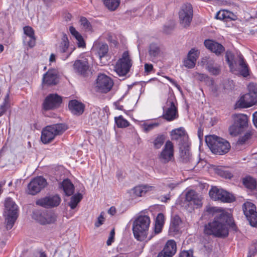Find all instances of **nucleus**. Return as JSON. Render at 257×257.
<instances>
[{"label":"nucleus","instance_id":"f257e3e1","mask_svg":"<svg viewBox=\"0 0 257 257\" xmlns=\"http://www.w3.org/2000/svg\"><path fill=\"white\" fill-rule=\"evenodd\" d=\"M206 211L210 213H216V215L214 220L205 225V233L217 237L226 236L228 234L227 223L231 220L230 214L215 207H207Z\"/></svg>","mask_w":257,"mask_h":257},{"label":"nucleus","instance_id":"f03ea898","mask_svg":"<svg viewBox=\"0 0 257 257\" xmlns=\"http://www.w3.org/2000/svg\"><path fill=\"white\" fill-rule=\"evenodd\" d=\"M230 71L236 75H240L244 77L249 75V69L241 54L235 57L230 51H227L225 55Z\"/></svg>","mask_w":257,"mask_h":257},{"label":"nucleus","instance_id":"7ed1b4c3","mask_svg":"<svg viewBox=\"0 0 257 257\" xmlns=\"http://www.w3.org/2000/svg\"><path fill=\"white\" fill-rule=\"evenodd\" d=\"M150 223V218L147 215H140L137 217L133 225V231L135 238L141 241L147 238Z\"/></svg>","mask_w":257,"mask_h":257},{"label":"nucleus","instance_id":"20e7f679","mask_svg":"<svg viewBox=\"0 0 257 257\" xmlns=\"http://www.w3.org/2000/svg\"><path fill=\"white\" fill-rule=\"evenodd\" d=\"M205 142L214 154L222 155L228 152L230 147L227 141L215 135L206 136Z\"/></svg>","mask_w":257,"mask_h":257},{"label":"nucleus","instance_id":"39448f33","mask_svg":"<svg viewBox=\"0 0 257 257\" xmlns=\"http://www.w3.org/2000/svg\"><path fill=\"white\" fill-rule=\"evenodd\" d=\"M67 129L66 125L62 123L47 126L42 131L41 141L44 144L49 143L54 140L56 136L61 135Z\"/></svg>","mask_w":257,"mask_h":257},{"label":"nucleus","instance_id":"423d86ee","mask_svg":"<svg viewBox=\"0 0 257 257\" xmlns=\"http://www.w3.org/2000/svg\"><path fill=\"white\" fill-rule=\"evenodd\" d=\"M232 117L233 124L229 127V132L230 135L236 136L247 127L248 117L243 113H237L233 114Z\"/></svg>","mask_w":257,"mask_h":257},{"label":"nucleus","instance_id":"0eeeda50","mask_svg":"<svg viewBox=\"0 0 257 257\" xmlns=\"http://www.w3.org/2000/svg\"><path fill=\"white\" fill-rule=\"evenodd\" d=\"M133 63L128 52L125 51L117 61L114 66V70L119 76H125L129 72Z\"/></svg>","mask_w":257,"mask_h":257},{"label":"nucleus","instance_id":"6e6552de","mask_svg":"<svg viewBox=\"0 0 257 257\" xmlns=\"http://www.w3.org/2000/svg\"><path fill=\"white\" fill-rule=\"evenodd\" d=\"M4 216L6 227L10 229L13 226L16 219V206L15 202L10 198H7L5 201Z\"/></svg>","mask_w":257,"mask_h":257},{"label":"nucleus","instance_id":"1a4fd4ad","mask_svg":"<svg viewBox=\"0 0 257 257\" xmlns=\"http://www.w3.org/2000/svg\"><path fill=\"white\" fill-rule=\"evenodd\" d=\"M113 85L112 79L104 74H100L96 79L95 87L96 90L101 93L109 92Z\"/></svg>","mask_w":257,"mask_h":257},{"label":"nucleus","instance_id":"9d476101","mask_svg":"<svg viewBox=\"0 0 257 257\" xmlns=\"http://www.w3.org/2000/svg\"><path fill=\"white\" fill-rule=\"evenodd\" d=\"M210 198L223 202H231L234 200V196L229 192L216 187H213L209 192Z\"/></svg>","mask_w":257,"mask_h":257},{"label":"nucleus","instance_id":"9b49d317","mask_svg":"<svg viewBox=\"0 0 257 257\" xmlns=\"http://www.w3.org/2000/svg\"><path fill=\"white\" fill-rule=\"evenodd\" d=\"M203 198L201 195L195 191L190 190L187 192L185 195V201L187 203L189 210L198 209L202 206Z\"/></svg>","mask_w":257,"mask_h":257},{"label":"nucleus","instance_id":"f8f14e48","mask_svg":"<svg viewBox=\"0 0 257 257\" xmlns=\"http://www.w3.org/2000/svg\"><path fill=\"white\" fill-rule=\"evenodd\" d=\"M242 209L250 225L257 227V212L255 205L251 202L246 201L243 204Z\"/></svg>","mask_w":257,"mask_h":257},{"label":"nucleus","instance_id":"ddd939ff","mask_svg":"<svg viewBox=\"0 0 257 257\" xmlns=\"http://www.w3.org/2000/svg\"><path fill=\"white\" fill-rule=\"evenodd\" d=\"M193 17V10L190 4H185L182 6L179 12V18L181 25L183 27L189 26Z\"/></svg>","mask_w":257,"mask_h":257},{"label":"nucleus","instance_id":"4468645a","mask_svg":"<svg viewBox=\"0 0 257 257\" xmlns=\"http://www.w3.org/2000/svg\"><path fill=\"white\" fill-rule=\"evenodd\" d=\"M47 184L46 180L41 176L33 179L28 185V192L31 195H35L40 192Z\"/></svg>","mask_w":257,"mask_h":257},{"label":"nucleus","instance_id":"2eb2a0df","mask_svg":"<svg viewBox=\"0 0 257 257\" xmlns=\"http://www.w3.org/2000/svg\"><path fill=\"white\" fill-rule=\"evenodd\" d=\"M33 218L42 225L54 223L56 220V215L51 211L36 212Z\"/></svg>","mask_w":257,"mask_h":257},{"label":"nucleus","instance_id":"dca6fc26","mask_svg":"<svg viewBox=\"0 0 257 257\" xmlns=\"http://www.w3.org/2000/svg\"><path fill=\"white\" fill-rule=\"evenodd\" d=\"M61 198L57 195L47 196L37 200L36 204L45 208L58 206L61 202Z\"/></svg>","mask_w":257,"mask_h":257},{"label":"nucleus","instance_id":"f3484780","mask_svg":"<svg viewBox=\"0 0 257 257\" xmlns=\"http://www.w3.org/2000/svg\"><path fill=\"white\" fill-rule=\"evenodd\" d=\"M62 102V98L57 94H51L47 96L43 104L45 110H50L58 107Z\"/></svg>","mask_w":257,"mask_h":257},{"label":"nucleus","instance_id":"a211bd4d","mask_svg":"<svg viewBox=\"0 0 257 257\" xmlns=\"http://www.w3.org/2000/svg\"><path fill=\"white\" fill-rule=\"evenodd\" d=\"M171 136L173 140L179 142L180 146L189 143L188 135L185 129L182 127L172 130L171 132Z\"/></svg>","mask_w":257,"mask_h":257},{"label":"nucleus","instance_id":"6ab92c4d","mask_svg":"<svg viewBox=\"0 0 257 257\" xmlns=\"http://www.w3.org/2000/svg\"><path fill=\"white\" fill-rule=\"evenodd\" d=\"M163 116L168 121L173 120L178 116L177 107L171 99H168L167 102L166 110Z\"/></svg>","mask_w":257,"mask_h":257},{"label":"nucleus","instance_id":"aec40b11","mask_svg":"<svg viewBox=\"0 0 257 257\" xmlns=\"http://www.w3.org/2000/svg\"><path fill=\"white\" fill-rule=\"evenodd\" d=\"M199 51L195 49H191L187 55V57L183 60L184 66L188 69L193 68L196 65V62L199 57Z\"/></svg>","mask_w":257,"mask_h":257},{"label":"nucleus","instance_id":"412c9836","mask_svg":"<svg viewBox=\"0 0 257 257\" xmlns=\"http://www.w3.org/2000/svg\"><path fill=\"white\" fill-rule=\"evenodd\" d=\"M174 156V149L172 143L168 141L165 147L159 155L160 160L163 163H166L171 160Z\"/></svg>","mask_w":257,"mask_h":257},{"label":"nucleus","instance_id":"4be33fe9","mask_svg":"<svg viewBox=\"0 0 257 257\" xmlns=\"http://www.w3.org/2000/svg\"><path fill=\"white\" fill-rule=\"evenodd\" d=\"M23 30L24 32V36H23L24 45L30 48H33L36 44V38L33 29L30 27L27 26L24 28Z\"/></svg>","mask_w":257,"mask_h":257},{"label":"nucleus","instance_id":"5701e85b","mask_svg":"<svg viewBox=\"0 0 257 257\" xmlns=\"http://www.w3.org/2000/svg\"><path fill=\"white\" fill-rule=\"evenodd\" d=\"M69 46V42L68 39L66 35H64L62 38L61 43L57 47V51L60 53L64 54L62 57V59L64 60L67 59L74 50V49H70Z\"/></svg>","mask_w":257,"mask_h":257},{"label":"nucleus","instance_id":"b1692460","mask_svg":"<svg viewBox=\"0 0 257 257\" xmlns=\"http://www.w3.org/2000/svg\"><path fill=\"white\" fill-rule=\"evenodd\" d=\"M89 68L88 61L85 58L77 60L73 64L74 72L79 75H85L88 71Z\"/></svg>","mask_w":257,"mask_h":257},{"label":"nucleus","instance_id":"393cba45","mask_svg":"<svg viewBox=\"0 0 257 257\" xmlns=\"http://www.w3.org/2000/svg\"><path fill=\"white\" fill-rule=\"evenodd\" d=\"M257 101L253 97L248 93L241 95L236 103L237 107L240 108H248L254 105Z\"/></svg>","mask_w":257,"mask_h":257},{"label":"nucleus","instance_id":"a878e982","mask_svg":"<svg viewBox=\"0 0 257 257\" xmlns=\"http://www.w3.org/2000/svg\"><path fill=\"white\" fill-rule=\"evenodd\" d=\"M165 223V216L160 213L156 217L155 224L153 227V232L148 236V240L151 239L155 235L160 233Z\"/></svg>","mask_w":257,"mask_h":257},{"label":"nucleus","instance_id":"bb28decb","mask_svg":"<svg viewBox=\"0 0 257 257\" xmlns=\"http://www.w3.org/2000/svg\"><path fill=\"white\" fill-rule=\"evenodd\" d=\"M200 64L202 66H206L208 71L212 75H217L220 72V67L213 65V61L208 57H204L201 59Z\"/></svg>","mask_w":257,"mask_h":257},{"label":"nucleus","instance_id":"cd10ccee","mask_svg":"<svg viewBox=\"0 0 257 257\" xmlns=\"http://www.w3.org/2000/svg\"><path fill=\"white\" fill-rule=\"evenodd\" d=\"M155 190V187L150 184H142L135 187L132 191L138 197L144 196L146 193Z\"/></svg>","mask_w":257,"mask_h":257},{"label":"nucleus","instance_id":"c85d7f7f","mask_svg":"<svg viewBox=\"0 0 257 257\" xmlns=\"http://www.w3.org/2000/svg\"><path fill=\"white\" fill-rule=\"evenodd\" d=\"M204 44L207 49L217 55H219L224 51V48L221 44L212 40H206Z\"/></svg>","mask_w":257,"mask_h":257},{"label":"nucleus","instance_id":"c756f323","mask_svg":"<svg viewBox=\"0 0 257 257\" xmlns=\"http://www.w3.org/2000/svg\"><path fill=\"white\" fill-rule=\"evenodd\" d=\"M58 72L55 69H50L44 75L43 83L47 85H53L57 83Z\"/></svg>","mask_w":257,"mask_h":257},{"label":"nucleus","instance_id":"7c9ffc66","mask_svg":"<svg viewBox=\"0 0 257 257\" xmlns=\"http://www.w3.org/2000/svg\"><path fill=\"white\" fill-rule=\"evenodd\" d=\"M215 18L218 20L227 22L235 21L237 19V16L233 13L227 10H221L215 15Z\"/></svg>","mask_w":257,"mask_h":257},{"label":"nucleus","instance_id":"2f4dec72","mask_svg":"<svg viewBox=\"0 0 257 257\" xmlns=\"http://www.w3.org/2000/svg\"><path fill=\"white\" fill-rule=\"evenodd\" d=\"M191 159L189 143L180 146V161L183 163H187L190 162Z\"/></svg>","mask_w":257,"mask_h":257},{"label":"nucleus","instance_id":"473e14b6","mask_svg":"<svg viewBox=\"0 0 257 257\" xmlns=\"http://www.w3.org/2000/svg\"><path fill=\"white\" fill-rule=\"evenodd\" d=\"M68 106L71 112L74 114L80 115L84 111V105L76 100L70 101Z\"/></svg>","mask_w":257,"mask_h":257},{"label":"nucleus","instance_id":"72a5a7b5","mask_svg":"<svg viewBox=\"0 0 257 257\" xmlns=\"http://www.w3.org/2000/svg\"><path fill=\"white\" fill-rule=\"evenodd\" d=\"M60 187L63 189L65 195L67 196H70L74 193V185L68 179L64 180L60 184Z\"/></svg>","mask_w":257,"mask_h":257},{"label":"nucleus","instance_id":"f704fd0d","mask_svg":"<svg viewBox=\"0 0 257 257\" xmlns=\"http://www.w3.org/2000/svg\"><path fill=\"white\" fill-rule=\"evenodd\" d=\"M182 224V221L180 217L177 215H175L171 218L170 230L174 232H178L180 230Z\"/></svg>","mask_w":257,"mask_h":257},{"label":"nucleus","instance_id":"c9c22d12","mask_svg":"<svg viewBox=\"0 0 257 257\" xmlns=\"http://www.w3.org/2000/svg\"><path fill=\"white\" fill-rule=\"evenodd\" d=\"M69 31L71 34L76 40L78 47L80 48H84L85 47V43L81 35L73 26H70L69 27Z\"/></svg>","mask_w":257,"mask_h":257},{"label":"nucleus","instance_id":"e433bc0d","mask_svg":"<svg viewBox=\"0 0 257 257\" xmlns=\"http://www.w3.org/2000/svg\"><path fill=\"white\" fill-rule=\"evenodd\" d=\"M149 53L153 61L162 57L163 55L160 48L156 44H154L150 45Z\"/></svg>","mask_w":257,"mask_h":257},{"label":"nucleus","instance_id":"4c0bfd02","mask_svg":"<svg viewBox=\"0 0 257 257\" xmlns=\"http://www.w3.org/2000/svg\"><path fill=\"white\" fill-rule=\"evenodd\" d=\"M93 49L97 51L98 56L100 59L107 54L108 50V46L103 43L95 44L93 46Z\"/></svg>","mask_w":257,"mask_h":257},{"label":"nucleus","instance_id":"58836bf2","mask_svg":"<svg viewBox=\"0 0 257 257\" xmlns=\"http://www.w3.org/2000/svg\"><path fill=\"white\" fill-rule=\"evenodd\" d=\"M104 6L110 11H114L120 5V0H102Z\"/></svg>","mask_w":257,"mask_h":257},{"label":"nucleus","instance_id":"ea45409f","mask_svg":"<svg viewBox=\"0 0 257 257\" xmlns=\"http://www.w3.org/2000/svg\"><path fill=\"white\" fill-rule=\"evenodd\" d=\"M243 184L245 187L250 190L254 189L257 186L256 180L250 176H247L243 179Z\"/></svg>","mask_w":257,"mask_h":257},{"label":"nucleus","instance_id":"a19ab883","mask_svg":"<svg viewBox=\"0 0 257 257\" xmlns=\"http://www.w3.org/2000/svg\"><path fill=\"white\" fill-rule=\"evenodd\" d=\"M164 250L170 254L173 255L176 251V244L174 240H168L164 248Z\"/></svg>","mask_w":257,"mask_h":257},{"label":"nucleus","instance_id":"79ce46f5","mask_svg":"<svg viewBox=\"0 0 257 257\" xmlns=\"http://www.w3.org/2000/svg\"><path fill=\"white\" fill-rule=\"evenodd\" d=\"M82 198V195L81 193H77L73 195L71 198L69 205L72 209H74L77 206Z\"/></svg>","mask_w":257,"mask_h":257},{"label":"nucleus","instance_id":"37998d69","mask_svg":"<svg viewBox=\"0 0 257 257\" xmlns=\"http://www.w3.org/2000/svg\"><path fill=\"white\" fill-rule=\"evenodd\" d=\"M165 141V136L163 135H159L154 140L152 143L155 149L161 148Z\"/></svg>","mask_w":257,"mask_h":257},{"label":"nucleus","instance_id":"c03bdc74","mask_svg":"<svg viewBox=\"0 0 257 257\" xmlns=\"http://www.w3.org/2000/svg\"><path fill=\"white\" fill-rule=\"evenodd\" d=\"M117 126L119 128L126 127L130 125V122L124 119L122 115L114 118Z\"/></svg>","mask_w":257,"mask_h":257},{"label":"nucleus","instance_id":"a18cd8bd","mask_svg":"<svg viewBox=\"0 0 257 257\" xmlns=\"http://www.w3.org/2000/svg\"><path fill=\"white\" fill-rule=\"evenodd\" d=\"M247 93L257 101V84L250 83L247 86Z\"/></svg>","mask_w":257,"mask_h":257},{"label":"nucleus","instance_id":"49530a36","mask_svg":"<svg viewBox=\"0 0 257 257\" xmlns=\"http://www.w3.org/2000/svg\"><path fill=\"white\" fill-rule=\"evenodd\" d=\"M81 26L82 28L85 32H92V26L89 22L84 17H81L79 20Z\"/></svg>","mask_w":257,"mask_h":257},{"label":"nucleus","instance_id":"de8ad7c7","mask_svg":"<svg viewBox=\"0 0 257 257\" xmlns=\"http://www.w3.org/2000/svg\"><path fill=\"white\" fill-rule=\"evenodd\" d=\"M158 122H145L141 125L145 132H149L159 125Z\"/></svg>","mask_w":257,"mask_h":257},{"label":"nucleus","instance_id":"09e8293b","mask_svg":"<svg viewBox=\"0 0 257 257\" xmlns=\"http://www.w3.org/2000/svg\"><path fill=\"white\" fill-rule=\"evenodd\" d=\"M251 136V132L247 131L243 136L239 139L238 143L239 144H243L245 143L250 138Z\"/></svg>","mask_w":257,"mask_h":257},{"label":"nucleus","instance_id":"8fccbe9b","mask_svg":"<svg viewBox=\"0 0 257 257\" xmlns=\"http://www.w3.org/2000/svg\"><path fill=\"white\" fill-rule=\"evenodd\" d=\"M104 213L103 212H101L98 217L97 218V220L95 223V226L96 227H99L100 225L103 224L104 222Z\"/></svg>","mask_w":257,"mask_h":257},{"label":"nucleus","instance_id":"3c124183","mask_svg":"<svg viewBox=\"0 0 257 257\" xmlns=\"http://www.w3.org/2000/svg\"><path fill=\"white\" fill-rule=\"evenodd\" d=\"M193 75L195 79L201 81H205L206 79L207 78V76L205 74L198 72L193 73Z\"/></svg>","mask_w":257,"mask_h":257},{"label":"nucleus","instance_id":"603ef678","mask_svg":"<svg viewBox=\"0 0 257 257\" xmlns=\"http://www.w3.org/2000/svg\"><path fill=\"white\" fill-rule=\"evenodd\" d=\"M257 252V242L249 249L247 257H253Z\"/></svg>","mask_w":257,"mask_h":257},{"label":"nucleus","instance_id":"864d4df0","mask_svg":"<svg viewBox=\"0 0 257 257\" xmlns=\"http://www.w3.org/2000/svg\"><path fill=\"white\" fill-rule=\"evenodd\" d=\"M115 235L114 229H112L109 234V236L106 241L107 245H110L114 241V237Z\"/></svg>","mask_w":257,"mask_h":257},{"label":"nucleus","instance_id":"5fc2aeb1","mask_svg":"<svg viewBox=\"0 0 257 257\" xmlns=\"http://www.w3.org/2000/svg\"><path fill=\"white\" fill-rule=\"evenodd\" d=\"M172 255L165 251L164 249L161 251L157 257H172Z\"/></svg>","mask_w":257,"mask_h":257},{"label":"nucleus","instance_id":"6e6d98bb","mask_svg":"<svg viewBox=\"0 0 257 257\" xmlns=\"http://www.w3.org/2000/svg\"><path fill=\"white\" fill-rule=\"evenodd\" d=\"M220 175L225 178L230 179L232 177V174L226 171H222L220 172Z\"/></svg>","mask_w":257,"mask_h":257},{"label":"nucleus","instance_id":"4d7b16f0","mask_svg":"<svg viewBox=\"0 0 257 257\" xmlns=\"http://www.w3.org/2000/svg\"><path fill=\"white\" fill-rule=\"evenodd\" d=\"M153 68V66L151 64H145V72L147 73L150 72Z\"/></svg>","mask_w":257,"mask_h":257},{"label":"nucleus","instance_id":"13d9d810","mask_svg":"<svg viewBox=\"0 0 257 257\" xmlns=\"http://www.w3.org/2000/svg\"><path fill=\"white\" fill-rule=\"evenodd\" d=\"M252 120L254 126L257 128V111L253 114Z\"/></svg>","mask_w":257,"mask_h":257},{"label":"nucleus","instance_id":"bf43d9fd","mask_svg":"<svg viewBox=\"0 0 257 257\" xmlns=\"http://www.w3.org/2000/svg\"><path fill=\"white\" fill-rule=\"evenodd\" d=\"M116 209L114 207H111L108 210V213L112 215H114Z\"/></svg>","mask_w":257,"mask_h":257},{"label":"nucleus","instance_id":"052dcab7","mask_svg":"<svg viewBox=\"0 0 257 257\" xmlns=\"http://www.w3.org/2000/svg\"><path fill=\"white\" fill-rule=\"evenodd\" d=\"M166 78L174 85L175 86H177V84L176 83V82L173 79L170 78V77H166Z\"/></svg>","mask_w":257,"mask_h":257},{"label":"nucleus","instance_id":"680f3d73","mask_svg":"<svg viewBox=\"0 0 257 257\" xmlns=\"http://www.w3.org/2000/svg\"><path fill=\"white\" fill-rule=\"evenodd\" d=\"M55 58L56 56L54 54H51L50 58H49V61L50 62H53L55 61Z\"/></svg>","mask_w":257,"mask_h":257},{"label":"nucleus","instance_id":"e2e57ef3","mask_svg":"<svg viewBox=\"0 0 257 257\" xmlns=\"http://www.w3.org/2000/svg\"><path fill=\"white\" fill-rule=\"evenodd\" d=\"M44 3L47 6L51 5L55 0H43Z\"/></svg>","mask_w":257,"mask_h":257},{"label":"nucleus","instance_id":"0e129e2a","mask_svg":"<svg viewBox=\"0 0 257 257\" xmlns=\"http://www.w3.org/2000/svg\"><path fill=\"white\" fill-rule=\"evenodd\" d=\"M115 108L117 109L122 110H123V106L121 105H120L118 103H115Z\"/></svg>","mask_w":257,"mask_h":257},{"label":"nucleus","instance_id":"69168bd1","mask_svg":"<svg viewBox=\"0 0 257 257\" xmlns=\"http://www.w3.org/2000/svg\"><path fill=\"white\" fill-rule=\"evenodd\" d=\"M9 94H7V95L5 97V100H4V105H3V107H4L6 105H7L8 102V99L9 98Z\"/></svg>","mask_w":257,"mask_h":257},{"label":"nucleus","instance_id":"338daca9","mask_svg":"<svg viewBox=\"0 0 257 257\" xmlns=\"http://www.w3.org/2000/svg\"><path fill=\"white\" fill-rule=\"evenodd\" d=\"M5 108L4 107H3V106H1V112H0V116L1 115H2V114H3V113L5 111Z\"/></svg>","mask_w":257,"mask_h":257},{"label":"nucleus","instance_id":"774afa93","mask_svg":"<svg viewBox=\"0 0 257 257\" xmlns=\"http://www.w3.org/2000/svg\"><path fill=\"white\" fill-rule=\"evenodd\" d=\"M4 51V46L3 45L0 44V53Z\"/></svg>","mask_w":257,"mask_h":257}]
</instances>
